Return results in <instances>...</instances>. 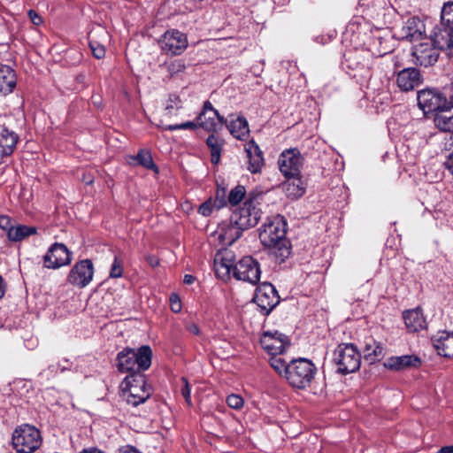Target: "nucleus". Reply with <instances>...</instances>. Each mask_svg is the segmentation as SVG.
Segmentation results:
<instances>
[{
	"label": "nucleus",
	"mask_w": 453,
	"mask_h": 453,
	"mask_svg": "<svg viewBox=\"0 0 453 453\" xmlns=\"http://www.w3.org/2000/svg\"><path fill=\"white\" fill-rule=\"evenodd\" d=\"M227 405L234 410H240L244 403L242 397L239 395L232 394L226 397Z\"/></svg>",
	"instance_id": "nucleus-44"
},
{
	"label": "nucleus",
	"mask_w": 453,
	"mask_h": 453,
	"mask_svg": "<svg viewBox=\"0 0 453 453\" xmlns=\"http://www.w3.org/2000/svg\"><path fill=\"white\" fill-rule=\"evenodd\" d=\"M245 188L243 186L238 185L234 188H233L228 195V202L232 205L238 204L245 196Z\"/></svg>",
	"instance_id": "nucleus-41"
},
{
	"label": "nucleus",
	"mask_w": 453,
	"mask_h": 453,
	"mask_svg": "<svg viewBox=\"0 0 453 453\" xmlns=\"http://www.w3.org/2000/svg\"><path fill=\"white\" fill-rule=\"evenodd\" d=\"M94 265L90 259L77 262L71 269L67 280L79 288H85L93 280Z\"/></svg>",
	"instance_id": "nucleus-12"
},
{
	"label": "nucleus",
	"mask_w": 453,
	"mask_h": 453,
	"mask_svg": "<svg viewBox=\"0 0 453 453\" xmlns=\"http://www.w3.org/2000/svg\"><path fill=\"white\" fill-rule=\"evenodd\" d=\"M152 361V349L149 345L138 349L124 348L117 354L116 366L119 372L132 374L136 372H145Z\"/></svg>",
	"instance_id": "nucleus-2"
},
{
	"label": "nucleus",
	"mask_w": 453,
	"mask_h": 453,
	"mask_svg": "<svg viewBox=\"0 0 453 453\" xmlns=\"http://www.w3.org/2000/svg\"><path fill=\"white\" fill-rule=\"evenodd\" d=\"M197 119L198 125L210 132L217 131L219 126L226 123V119L219 113L210 101L204 102L203 111Z\"/></svg>",
	"instance_id": "nucleus-16"
},
{
	"label": "nucleus",
	"mask_w": 453,
	"mask_h": 453,
	"mask_svg": "<svg viewBox=\"0 0 453 453\" xmlns=\"http://www.w3.org/2000/svg\"><path fill=\"white\" fill-rule=\"evenodd\" d=\"M15 86V72L9 65H0V94H10Z\"/></svg>",
	"instance_id": "nucleus-28"
},
{
	"label": "nucleus",
	"mask_w": 453,
	"mask_h": 453,
	"mask_svg": "<svg viewBox=\"0 0 453 453\" xmlns=\"http://www.w3.org/2000/svg\"><path fill=\"white\" fill-rule=\"evenodd\" d=\"M303 161V157L297 149L284 150L278 161L280 171L287 178L297 177L300 174Z\"/></svg>",
	"instance_id": "nucleus-11"
},
{
	"label": "nucleus",
	"mask_w": 453,
	"mask_h": 453,
	"mask_svg": "<svg viewBox=\"0 0 453 453\" xmlns=\"http://www.w3.org/2000/svg\"><path fill=\"white\" fill-rule=\"evenodd\" d=\"M213 208V203L211 199H209L200 205L198 211L203 216H209L211 214Z\"/></svg>",
	"instance_id": "nucleus-47"
},
{
	"label": "nucleus",
	"mask_w": 453,
	"mask_h": 453,
	"mask_svg": "<svg viewBox=\"0 0 453 453\" xmlns=\"http://www.w3.org/2000/svg\"><path fill=\"white\" fill-rule=\"evenodd\" d=\"M383 347L380 343L371 339L369 342L365 343L364 349L365 358L370 363H374L383 357Z\"/></svg>",
	"instance_id": "nucleus-33"
},
{
	"label": "nucleus",
	"mask_w": 453,
	"mask_h": 453,
	"mask_svg": "<svg viewBox=\"0 0 453 453\" xmlns=\"http://www.w3.org/2000/svg\"><path fill=\"white\" fill-rule=\"evenodd\" d=\"M18 141V137L14 132L6 128L0 130V154L10 155Z\"/></svg>",
	"instance_id": "nucleus-30"
},
{
	"label": "nucleus",
	"mask_w": 453,
	"mask_h": 453,
	"mask_svg": "<svg viewBox=\"0 0 453 453\" xmlns=\"http://www.w3.org/2000/svg\"><path fill=\"white\" fill-rule=\"evenodd\" d=\"M287 220L280 214L269 217L259 229V240L278 263H283L291 254V243L286 237Z\"/></svg>",
	"instance_id": "nucleus-1"
},
{
	"label": "nucleus",
	"mask_w": 453,
	"mask_h": 453,
	"mask_svg": "<svg viewBox=\"0 0 453 453\" xmlns=\"http://www.w3.org/2000/svg\"><path fill=\"white\" fill-rule=\"evenodd\" d=\"M143 372H136L132 374H128L123 380L122 385L124 388H132L135 387H150L147 383V380L145 375L142 373Z\"/></svg>",
	"instance_id": "nucleus-36"
},
{
	"label": "nucleus",
	"mask_w": 453,
	"mask_h": 453,
	"mask_svg": "<svg viewBox=\"0 0 453 453\" xmlns=\"http://www.w3.org/2000/svg\"><path fill=\"white\" fill-rule=\"evenodd\" d=\"M5 292V285L2 276H0V298H2Z\"/></svg>",
	"instance_id": "nucleus-61"
},
{
	"label": "nucleus",
	"mask_w": 453,
	"mask_h": 453,
	"mask_svg": "<svg viewBox=\"0 0 453 453\" xmlns=\"http://www.w3.org/2000/svg\"><path fill=\"white\" fill-rule=\"evenodd\" d=\"M123 274V265L118 257H114V260L111 266L110 277L111 278H120Z\"/></svg>",
	"instance_id": "nucleus-42"
},
{
	"label": "nucleus",
	"mask_w": 453,
	"mask_h": 453,
	"mask_svg": "<svg viewBox=\"0 0 453 453\" xmlns=\"http://www.w3.org/2000/svg\"><path fill=\"white\" fill-rule=\"evenodd\" d=\"M280 354L273 355L269 363L272 368L281 377L287 379L288 374L290 361H286L283 357L280 356Z\"/></svg>",
	"instance_id": "nucleus-34"
},
{
	"label": "nucleus",
	"mask_w": 453,
	"mask_h": 453,
	"mask_svg": "<svg viewBox=\"0 0 453 453\" xmlns=\"http://www.w3.org/2000/svg\"><path fill=\"white\" fill-rule=\"evenodd\" d=\"M170 305H171V310L177 313L179 311H180L181 310V303H180V297L178 296V295L176 294H172L171 296H170Z\"/></svg>",
	"instance_id": "nucleus-48"
},
{
	"label": "nucleus",
	"mask_w": 453,
	"mask_h": 453,
	"mask_svg": "<svg viewBox=\"0 0 453 453\" xmlns=\"http://www.w3.org/2000/svg\"><path fill=\"white\" fill-rule=\"evenodd\" d=\"M82 181L86 183L87 185H90L94 182V177L90 173H84L82 174Z\"/></svg>",
	"instance_id": "nucleus-55"
},
{
	"label": "nucleus",
	"mask_w": 453,
	"mask_h": 453,
	"mask_svg": "<svg viewBox=\"0 0 453 453\" xmlns=\"http://www.w3.org/2000/svg\"><path fill=\"white\" fill-rule=\"evenodd\" d=\"M444 149L445 150H451L453 148V131L450 133H447L444 136Z\"/></svg>",
	"instance_id": "nucleus-52"
},
{
	"label": "nucleus",
	"mask_w": 453,
	"mask_h": 453,
	"mask_svg": "<svg viewBox=\"0 0 453 453\" xmlns=\"http://www.w3.org/2000/svg\"><path fill=\"white\" fill-rule=\"evenodd\" d=\"M213 203V205H214V208L216 209H220L221 207H223L224 205H226V200L224 198V191H222V196L219 197V192L217 193V196L215 198V200L212 202Z\"/></svg>",
	"instance_id": "nucleus-51"
},
{
	"label": "nucleus",
	"mask_w": 453,
	"mask_h": 453,
	"mask_svg": "<svg viewBox=\"0 0 453 453\" xmlns=\"http://www.w3.org/2000/svg\"><path fill=\"white\" fill-rule=\"evenodd\" d=\"M434 122L437 128L444 133L453 131V104L448 103L435 111Z\"/></svg>",
	"instance_id": "nucleus-22"
},
{
	"label": "nucleus",
	"mask_w": 453,
	"mask_h": 453,
	"mask_svg": "<svg viewBox=\"0 0 453 453\" xmlns=\"http://www.w3.org/2000/svg\"><path fill=\"white\" fill-rule=\"evenodd\" d=\"M433 346L438 354L445 357H453V332H437L432 336Z\"/></svg>",
	"instance_id": "nucleus-21"
},
{
	"label": "nucleus",
	"mask_w": 453,
	"mask_h": 453,
	"mask_svg": "<svg viewBox=\"0 0 453 453\" xmlns=\"http://www.w3.org/2000/svg\"><path fill=\"white\" fill-rule=\"evenodd\" d=\"M260 274L259 264L252 257H244L238 263L234 264V277L236 280L255 285L258 282Z\"/></svg>",
	"instance_id": "nucleus-9"
},
{
	"label": "nucleus",
	"mask_w": 453,
	"mask_h": 453,
	"mask_svg": "<svg viewBox=\"0 0 453 453\" xmlns=\"http://www.w3.org/2000/svg\"><path fill=\"white\" fill-rule=\"evenodd\" d=\"M146 261L152 267H156V266H157L159 265L158 258L157 257L153 256V255L147 256Z\"/></svg>",
	"instance_id": "nucleus-54"
},
{
	"label": "nucleus",
	"mask_w": 453,
	"mask_h": 453,
	"mask_svg": "<svg viewBox=\"0 0 453 453\" xmlns=\"http://www.w3.org/2000/svg\"><path fill=\"white\" fill-rule=\"evenodd\" d=\"M245 151L249 158V171L252 173H260L264 166V157L259 146L252 140L245 145Z\"/></svg>",
	"instance_id": "nucleus-25"
},
{
	"label": "nucleus",
	"mask_w": 453,
	"mask_h": 453,
	"mask_svg": "<svg viewBox=\"0 0 453 453\" xmlns=\"http://www.w3.org/2000/svg\"><path fill=\"white\" fill-rule=\"evenodd\" d=\"M160 49L167 55L177 56L188 47L187 35L177 29L167 30L158 41Z\"/></svg>",
	"instance_id": "nucleus-8"
},
{
	"label": "nucleus",
	"mask_w": 453,
	"mask_h": 453,
	"mask_svg": "<svg viewBox=\"0 0 453 453\" xmlns=\"http://www.w3.org/2000/svg\"><path fill=\"white\" fill-rule=\"evenodd\" d=\"M182 108V101L176 94H170L165 103V114L168 116L176 115L178 111Z\"/></svg>",
	"instance_id": "nucleus-37"
},
{
	"label": "nucleus",
	"mask_w": 453,
	"mask_h": 453,
	"mask_svg": "<svg viewBox=\"0 0 453 453\" xmlns=\"http://www.w3.org/2000/svg\"><path fill=\"white\" fill-rule=\"evenodd\" d=\"M260 343L262 348L271 356L282 354L286 348L289 346L288 336L278 331L264 332L260 338Z\"/></svg>",
	"instance_id": "nucleus-14"
},
{
	"label": "nucleus",
	"mask_w": 453,
	"mask_h": 453,
	"mask_svg": "<svg viewBox=\"0 0 453 453\" xmlns=\"http://www.w3.org/2000/svg\"><path fill=\"white\" fill-rule=\"evenodd\" d=\"M288 179V180L283 185L286 196L290 199L301 197L304 193V188L299 176Z\"/></svg>",
	"instance_id": "nucleus-31"
},
{
	"label": "nucleus",
	"mask_w": 453,
	"mask_h": 453,
	"mask_svg": "<svg viewBox=\"0 0 453 453\" xmlns=\"http://www.w3.org/2000/svg\"><path fill=\"white\" fill-rule=\"evenodd\" d=\"M403 319L410 333H416L426 328L427 323L420 308H415L403 312Z\"/></svg>",
	"instance_id": "nucleus-23"
},
{
	"label": "nucleus",
	"mask_w": 453,
	"mask_h": 453,
	"mask_svg": "<svg viewBox=\"0 0 453 453\" xmlns=\"http://www.w3.org/2000/svg\"><path fill=\"white\" fill-rule=\"evenodd\" d=\"M12 445L18 453H32L42 444L40 431L34 426L23 424L12 434Z\"/></svg>",
	"instance_id": "nucleus-6"
},
{
	"label": "nucleus",
	"mask_w": 453,
	"mask_h": 453,
	"mask_svg": "<svg viewBox=\"0 0 453 453\" xmlns=\"http://www.w3.org/2000/svg\"><path fill=\"white\" fill-rule=\"evenodd\" d=\"M439 453H453V445L441 447Z\"/></svg>",
	"instance_id": "nucleus-59"
},
{
	"label": "nucleus",
	"mask_w": 453,
	"mask_h": 453,
	"mask_svg": "<svg viewBox=\"0 0 453 453\" xmlns=\"http://www.w3.org/2000/svg\"><path fill=\"white\" fill-rule=\"evenodd\" d=\"M261 199L262 194L249 193L248 199L243 205L232 214L234 219V222L244 227L245 230L255 226L262 215L259 208Z\"/></svg>",
	"instance_id": "nucleus-5"
},
{
	"label": "nucleus",
	"mask_w": 453,
	"mask_h": 453,
	"mask_svg": "<svg viewBox=\"0 0 453 453\" xmlns=\"http://www.w3.org/2000/svg\"><path fill=\"white\" fill-rule=\"evenodd\" d=\"M421 365L420 358L416 355L393 356L388 357L384 366L392 371L401 372L411 368H418Z\"/></svg>",
	"instance_id": "nucleus-18"
},
{
	"label": "nucleus",
	"mask_w": 453,
	"mask_h": 453,
	"mask_svg": "<svg viewBox=\"0 0 453 453\" xmlns=\"http://www.w3.org/2000/svg\"><path fill=\"white\" fill-rule=\"evenodd\" d=\"M187 330L194 335H198L200 334V329L195 323L188 324L187 326Z\"/></svg>",
	"instance_id": "nucleus-53"
},
{
	"label": "nucleus",
	"mask_w": 453,
	"mask_h": 453,
	"mask_svg": "<svg viewBox=\"0 0 453 453\" xmlns=\"http://www.w3.org/2000/svg\"><path fill=\"white\" fill-rule=\"evenodd\" d=\"M421 28L422 25L418 19L414 17L410 18L402 29L403 37L409 41L418 40L422 35Z\"/></svg>",
	"instance_id": "nucleus-32"
},
{
	"label": "nucleus",
	"mask_w": 453,
	"mask_h": 453,
	"mask_svg": "<svg viewBox=\"0 0 453 453\" xmlns=\"http://www.w3.org/2000/svg\"><path fill=\"white\" fill-rule=\"evenodd\" d=\"M58 369H59V367L58 366V365H49L48 367V370L51 372H57Z\"/></svg>",
	"instance_id": "nucleus-62"
},
{
	"label": "nucleus",
	"mask_w": 453,
	"mask_h": 453,
	"mask_svg": "<svg viewBox=\"0 0 453 453\" xmlns=\"http://www.w3.org/2000/svg\"><path fill=\"white\" fill-rule=\"evenodd\" d=\"M80 453H104V452H103L102 450H100L96 448L91 447L88 449H82Z\"/></svg>",
	"instance_id": "nucleus-57"
},
{
	"label": "nucleus",
	"mask_w": 453,
	"mask_h": 453,
	"mask_svg": "<svg viewBox=\"0 0 453 453\" xmlns=\"http://www.w3.org/2000/svg\"><path fill=\"white\" fill-rule=\"evenodd\" d=\"M436 47L434 48L428 43H420L414 47L412 55L415 58V63L421 66H431L435 64L439 58V52Z\"/></svg>",
	"instance_id": "nucleus-19"
},
{
	"label": "nucleus",
	"mask_w": 453,
	"mask_h": 453,
	"mask_svg": "<svg viewBox=\"0 0 453 453\" xmlns=\"http://www.w3.org/2000/svg\"><path fill=\"white\" fill-rule=\"evenodd\" d=\"M89 46L95 58L101 59L105 55V49L103 45L96 42H89Z\"/></svg>",
	"instance_id": "nucleus-46"
},
{
	"label": "nucleus",
	"mask_w": 453,
	"mask_h": 453,
	"mask_svg": "<svg viewBox=\"0 0 453 453\" xmlns=\"http://www.w3.org/2000/svg\"><path fill=\"white\" fill-rule=\"evenodd\" d=\"M138 165L145 167L146 169L154 170L158 172L157 166L154 164L152 156L149 150H140L134 157Z\"/></svg>",
	"instance_id": "nucleus-38"
},
{
	"label": "nucleus",
	"mask_w": 453,
	"mask_h": 453,
	"mask_svg": "<svg viewBox=\"0 0 453 453\" xmlns=\"http://www.w3.org/2000/svg\"><path fill=\"white\" fill-rule=\"evenodd\" d=\"M181 381L183 383L181 388H180V394L185 399L186 403L190 407L192 406V401H191V389L188 380L185 377L181 378Z\"/></svg>",
	"instance_id": "nucleus-45"
},
{
	"label": "nucleus",
	"mask_w": 453,
	"mask_h": 453,
	"mask_svg": "<svg viewBox=\"0 0 453 453\" xmlns=\"http://www.w3.org/2000/svg\"><path fill=\"white\" fill-rule=\"evenodd\" d=\"M72 253L60 242L53 243L43 256V265L48 269H58L71 263Z\"/></svg>",
	"instance_id": "nucleus-10"
},
{
	"label": "nucleus",
	"mask_w": 453,
	"mask_h": 453,
	"mask_svg": "<svg viewBox=\"0 0 453 453\" xmlns=\"http://www.w3.org/2000/svg\"><path fill=\"white\" fill-rule=\"evenodd\" d=\"M234 261L231 252L217 254L214 259V268L217 276L222 280L229 277L231 272L234 273Z\"/></svg>",
	"instance_id": "nucleus-26"
},
{
	"label": "nucleus",
	"mask_w": 453,
	"mask_h": 453,
	"mask_svg": "<svg viewBox=\"0 0 453 453\" xmlns=\"http://www.w3.org/2000/svg\"><path fill=\"white\" fill-rule=\"evenodd\" d=\"M167 73L171 77L178 76L183 73L187 68L185 63L181 59H175L164 65Z\"/></svg>",
	"instance_id": "nucleus-39"
},
{
	"label": "nucleus",
	"mask_w": 453,
	"mask_h": 453,
	"mask_svg": "<svg viewBox=\"0 0 453 453\" xmlns=\"http://www.w3.org/2000/svg\"><path fill=\"white\" fill-rule=\"evenodd\" d=\"M152 394L151 387L123 388V395L128 404L138 406L145 403Z\"/></svg>",
	"instance_id": "nucleus-24"
},
{
	"label": "nucleus",
	"mask_w": 453,
	"mask_h": 453,
	"mask_svg": "<svg viewBox=\"0 0 453 453\" xmlns=\"http://www.w3.org/2000/svg\"><path fill=\"white\" fill-rule=\"evenodd\" d=\"M396 82L401 90L410 91L421 84L422 76L417 68L409 67L398 73Z\"/></svg>",
	"instance_id": "nucleus-20"
},
{
	"label": "nucleus",
	"mask_w": 453,
	"mask_h": 453,
	"mask_svg": "<svg viewBox=\"0 0 453 453\" xmlns=\"http://www.w3.org/2000/svg\"><path fill=\"white\" fill-rule=\"evenodd\" d=\"M36 233L37 228L35 226L17 224L10 229L7 238L12 242H18L35 234Z\"/></svg>",
	"instance_id": "nucleus-29"
},
{
	"label": "nucleus",
	"mask_w": 453,
	"mask_h": 453,
	"mask_svg": "<svg viewBox=\"0 0 453 453\" xmlns=\"http://www.w3.org/2000/svg\"><path fill=\"white\" fill-rule=\"evenodd\" d=\"M195 281V277L190 274H186L183 279L185 284H192Z\"/></svg>",
	"instance_id": "nucleus-60"
},
{
	"label": "nucleus",
	"mask_w": 453,
	"mask_h": 453,
	"mask_svg": "<svg viewBox=\"0 0 453 453\" xmlns=\"http://www.w3.org/2000/svg\"><path fill=\"white\" fill-rule=\"evenodd\" d=\"M253 301L260 312L267 316L280 303V296L273 284L263 282L257 287Z\"/></svg>",
	"instance_id": "nucleus-7"
},
{
	"label": "nucleus",
	"mask_w": 453,
	"mask_h": 453,
	"mask_svg": "<svg viewBox=\"0 0 453 453\" xmlns=\"http://www.w3.org/2000/svg\"><path fill=\"white\" fill-rule=\"evenodd\" d=\"M27 14L33 24L39 26L42 23V17L34 10H29Z\"/></svg>",
	"instance_id": "nucleus-50"
},
{
	"label": "nucleus",
	"mask_w": 453,
	"mask_h": 453,
	"mask_svg": "<svg viewBox=\"0 0 453 453\" xmlns=\"http://www.w3.org/2000/svg\"><path fill=\"white\" fill-rule=\"evenodd\" d=\"M206 144L211 151V160L213 165H217L220 160L222 142L215 134H211L206 140Z\"/></svg>",
	"instance_id": "nucleus-35"
},
{
	"label": "nucleus",
	"mask_w": 453,
	"mask_h": 453,
	"mask_svg": "<svg viewBox=\"0 0 453 453\" xmlns=\"http://www.w3.org/2000/svg\"><path fill=\"white\" fill-rule=\"evenodd\" d=\"M13 224L12 222V219L8 216H0V228L4 230L6 234L10 233V229L13 227Z\"/></svg>",
	"instance_id": "nucleus-49"
},
{
	"label": "nucleus",
	"mask_w": 453,
	"mask_h": 453,
	"mask_svg": "<svg viewBox=\"0 0 453 453\" xmlns=\"http://www.w3.org/2000/svg\"><path fill=\"white\" fill-rule=\"evenodd\" d=\"M316 373L315 365L310 359L300 357L290 360L286 380L293 388L304 389L311 384Z\"/></svg>",
	"instance_id": "nucleus-3"
},
{
	"label": "nucleus",
	"mask_w": 453,
	"mask_h": 453,
	"mask_svg": "<svg viewBox=\"0 0 453 453\" xmlns=\"http://www.w3.org/2000/svg\"><path fill=\"white\" fill-rule=\"evenodd\" d=\"M65 364H58V366L59 367L61 372H65L66 370L70 369L69 361L67 359L64 360Z\"/></svg>",
	"instance_id": "nucleus-58"
},
{
	"label": "nucleus",
	"mask_w": 453,
	"mask_h": 453,
	"mask_svg": "<svg viewBox=\"0 0 453 453\" xmlns=\"http://www.w3.org/2000/svg\"><path fill=\"white\" fill-rule=\"evenodd\" d=\"M441 21L453 27V1L443 4L441 13Z\"/></svg>",
	"instance_id": "nucleus-40"
},
{
	"label": "nucleus",
	"mask_w": 453,
	"mask_h": 453,
	"mask_svg": "<svg viewBox=\"0 0 453 453\" xmlns=\"http://www.w3.org/2000/svg\"><path fill=\"white\" fill-rule=\"evenodd\" d=\"M230 119H226L227 129L231 133V134L239 139L243 140L250 133L249 124L247 119L242 116H238L234 119L233 116H230Z\"/></svg>",
	"instance_id": "nucleus-27"
},
{
	"label": "nucleus",
	"mask_w": 453,
	"mask_h": 453,
	"mask_svg": "<svg viewBox=\"0 0 453 453\" xmlns=\"http://www.w3.org/2000/svg\"><path fill=\"white\" fill-rule=\"evenodd\" d=\"M431 39L434 47L439 50H452L453 49V26L443 24L441 21L438 25L433 34Z\"/></svg>",
	"instance_id": "nucleus-17"
},
{
	"label": "nucleus",
	"mask_w": 453,
	"mask_h": 453,
	"mask_svg": "<svg viewBox=\"0 0 453 453\" xmlns=\"http://www.w3.org/2000/svg\"><path fill=\"white\" fill-rule=\"evenodd\" d=\"M233 216L229 219L222 221L218 229L215 232L217 238L223 246H230L236 240H238L242 232L245 230L244 227L235 224Z\"/></svg>",
	"instance_id": "nucleus-15"
},
{
	"label": "nucleus",
	"mask_w": 453,
	"mask_h": 453,
	"mask_svg": "<svg viewBox=\"0 0 453 453\" xmlns=\"http://www.w3.org/2000/svg\"><path fill=\"white\" fill-rule=\"evenodd\" d=\"M337 372L349 374L357 372L361 365V354L353 343H341L333 353Z\"/></svg>",
	"instance_id": "nucleus-4"
},
{
	"label": "nucleus",
	"mask_w": 453,
	"mask_h": 453,
	"mask_svg": "<svg viewBox=\"0 0 453 453\" xmlns=\"http://www.w3.org/2000/svg\"><path fill=\"white\" fill-rule=\"evenodd\" d=\"M198 125L194 121H187L181 124H176V125H167L162 127L164 130H169V131H175L179 129H196Z\"/></svg>",
	"instance_id": "nucleus-43"
},
{
	"label": "nucleus",
	"mask_w": 453,
	"mask_h": 453,
	"mask_svg": "<svg viewBox=\"0 0 453 453\" xmlns=\"http://www.w3.org/2000/svg\"><path fill=\"white\" fill-rule=\"evenodd\" d=\"M418 105L425 114L435 112L447 104V99L435 89L426 88L418 92Z\"/></svg>",
	"instance_id": "nucleus-13"
},
{
	"label": "nucleus",
	"mask_w": 453,
	"mask_h": 453,
	"mask_svg": "<svg viewBox=\"0 0 453 453\" xmlns=\"http://www.w3.org/2000/svg\"><path fill=\"white\" fill-rule=\"evenodd\" d=\"M119 453H139L134 447L125 446L119 449Z\"/></svg>",
	"instance_id": "nucleus-56"
}]
</instances>
